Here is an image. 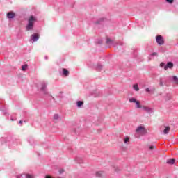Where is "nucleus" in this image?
<instances>
[{
    "instance_id": "obj_13",
    "label": "nucleus",
    "mask_w": 178,
    "mask_h": 178,
    "mask_svg": "<svg viewBox=\"0 0 178 178\" xmlns=\"http://www.w3.org/2000/svg\"><path fill=\"white\" fill-rule=\"evenodd\" d=\"M169 131H170V127H165V129L163 130V134H168Z\"/></svg>"
},
{
    "instance_id": "obj_25",
    "label": "nucleus",
    "mask_w": 178,
    "mask_h": 178,
    "mask_svg": "<svg viewBox=\"0 0 178 178\" xmlns=\"http://www.w3.org/2000/svg\"><path fill=\"white\" fill-rule=\"evenodd\" d=\"M22 70H24V71L26 70H27V65H22Z\"/></svg>"
},
{
    "instance_id": "obj_28",
    "label": "nucleus",
    "mask_w": 178,
    "mask_h": 178,
    "mask_svg": "<svg viewBox=\"0 0 178 178\" xmlns=\"http://www.w3.org/2000/svg\"><path fill=\"white\" fill-rule=\"evenodd\" d=\"M175 0H166V2H168V3H173V1Z\"/></svg>"
},
{
    "instance_id": "obj_21",
    "label": "nucleus",
    "mask_w": 178,
    "mask_h": 178,
    "mask_svg": "<svg viewBox=\"0 0 178 178\" xmlns=\"http://www.w3.org/2000/svg\"><path fill=\"white\" fill-rule=\"evenodd\" d=\"M106 44H113V41H112V40H111L109 38H107Z\"/></svg>"
},
{
    "instance_id": "obj_20",
    "label": "nucleus",
    "mask_w": 178,
    "mask_h": 178,
    "mask_svg": "<svg viewBox=\"0 0 178 178\" xmlns=\"http://www.w3.org/2000/svg\"><path fill=\"white\" fill-rule=\"evenodd\" d=\"M54 119L55 120H59V119H60L59 115L55 114V115H54Z\"/></svg>"
},
{
    "instance_id": "obj_1",
    "label": "nucleus",
    "mask_w": 178,
    "mask_h": 178,
    "mask_svg": "<svg viewBox=\"0 0 178 178\" xmlns=\"http://www.w3.org/2000/svg\"><path fill=\"white\" fill-rule=\"evenodd\" d=\"M35 17L34 16H31L28 20V24L26 26V31H30L34 29V23H35Z\"/></svg>"
},
{
    "instance_id": "obj_7",
    "label": "nucleus",
    "mask_w": 178,
    "mask_h": 178,
    "mask_svg": "<svg viewBox=\"0 0 178 178\" xmlns=\"http://www.w3.org/2000/svg\"><path fill=\"white\" fill-rule=\"evenodd\" d=\"M31 39L32 40V41H33V42H35L36 41H38V40H40V35H38V33H34L31 36Z\"/></svg>"
},
{
    "instance_id": "obj_8",
    "label": "nucleus",
    "mask_w": 178,
    "mask_h": 178,
    "mask_svg": "<svg viewBox=\"0 0 178 178\" xmlns=\"http://www.w3.org/2000/svg\"><path fill=\"white\" fill-rule=\"evenodd\" d=\"M173 67V63L172 62H168L167 65L164 67L165 70L168 69H172Z\"/></svg>"
},
{
    "instance_id": "obj_22",
    "label": "nucleus",
    "mask_w": 178,
    "mask_h": 178,
    "mask_svg": "<svg viewBox=\"0 0 178 178\" xmlns=\"http://www.w3.org/2000/svg\"><path fill=\"white\" fill-rule=\"evenodd\" d=\"M166 81H167V80L165 79V83H163V82L162 81V79H161L160 80V86H161V87H163V86H166L165 85V83H166Z\"/></svg>"
},
{
    "instance_id": "obj_3",
    "label": "nucleus",
    "mask_w": 178,
    "mask_h": 178,
    "mask_svg": "<svg viewBox=\"0 0 178 178\" xmlns=\"http://www.w3.org/2000/svg\"><path fill=\"white\" fill-rule=\"evenodd\" d=\"M129 102H131V104H136L137 109H141V108H143L141 104L140 103V101H138L134 97L130 98Z\"/></svg>"
},
{
    "instance_id": "obj_12",
    "label": "nucleus",
    "mask_w": 178,
    "mask_h": 178,
    "mask_svg": "<svg viewBox=\"0 0 178 178\" xmlns=\"http://www.w3.org/2000/svg\"><path fill=\"white\" fill-rule=\"evenodd\" d=\"M124 144H129L130 143V137L129 136H125L124 137Z\"/></svg>"
},
{
    "instance_id": "obj_10",
    "label": "nucleus",
    "mask_w": 178,
    "mask_h": 178,
    "mask_svg": "<svg viewBox=\"0 0 178 178\" xmlns=\"http://www.w3.org/2000/svg\"><path fill=\"white\" fill-rule=\"evenodd\" d=\"M104 175H105V172H104L103 171H97V172H96V177L101 178V177H102Z\"/></svg>"
},
{
    "instance_id": "obj_6",
    "label": "nucleus",
    "mask_w": 178,
    "mask_h": 178,
    "mask_svg": "<svg viewBox=\"0 0 178 178\" xmlns=\"http://www.w3.org/2000/svg\"><path fill=\"white\" fill-rule=\"evenodd\" d=\"M156 40L157 44H159V45H163L164 44V41H163V38H162V35H157L156 38Z\"/></svg>"
},
{
    "instance_id": "obj_16",
    "label": "nucleus",
    "mask_w": 178,
    "mask_h": 178,
    "mask_svg": "<svg viewBox=\"0 0 178 178\" xmlns=\"http://www.w3.org/2000/svg\"><path fill=\"white\" fill-rule=\"evenodd\" d=\"M96 70H97V72H101L102 70V65L101 64H97L96 66Z\"/></svg>"
},
{
    "instance_id": "obj_14",
    "label": "nucleus",
    "mask_w": 178,
    "mask_h": 178,
    "mask_svg": "<svg viewBox=\"0 0 178 178\" xmlns=\"http://www.w3.org/2000/svg\"><path fill=\"white\" fill-rule=\"evenodd\" d=\"M175 159H170L167 161V163H168L169 165H174L175 164Z\"/></svg>"
},
{
    "instance_id": "obj_23",
    "label": "nucleus",
    "mask_w": 178,
    "mask_h": 178,
    "mask_svg": "<svg viewBox=\"0 0 178 178\" xmlns=\"http://www.w3.org/2000/svg\"><path fill=\"white\" fill-rule=\"evenodd\" d=\"M26 178H34V175H31L30 174H26Z\"/></svg>"
},
{
    "instance_id": "obj_27",
    "label": "nucleus",
    "mask_w": 178,
    "mask_h": 178,
    "mask_svg": "<svg viewBox=\"0 0 178 178\" xmlns=\"http://www.w3.org/2000/svg\"><path fill=\"white\" fill-rule=\"evenodd\" d=\"M152 56H158V54L156 52H153L151 54Z\"/></svg>"
},
{
    "instance_id": "obj_30",
    "label": "nucleus",
    "mask_w": 178,
    "mask_h": 178,
    "mask_svg": "<svg viewBox=\"0 0 178 178\" xmlns=\"http://www.w3.org/2000/svg\"><path fill=\"white\" fill-rule=\"evenodd\" d=\"M63 172H64L63 169L60 170V171H59L60 175H62V173H63Z\"/></svg>"
},
{
    "instance_id": "obj_31",
    "label": "nucleus",
    "mask_w": 178,
    "mask_h": 178,
    "mask_svg": "<svg viewBox=\"0 0 178 178\" xmlns=\"http://www.w3.org/2000/svg\"><path fill=\"white\" fill-rule=\"evenodd\" d=\"M145 91H146V92H149L150 90H149V88H146Z\"/></svg>"
},
{
    "instance_id": "obj_15",
    "label": "nucleus",
    "mask_w": 178,
    "mask_h": 178,
    "mask_svg": "<svg viewBox=\"0 0 178 178\" xmlns=\"http://www.w3.org/2000/svg\"><path fill=\"white\" fill-rule=\"evenodd\" d=\"M63 76H69V71L65 68L63 69Z\"/></svg>"
},
{
    "instance_id": "obj_33",
    "label": "nucleus",
    "mask_w": 178,
    "mask_h": 178,
    "mask_svg": "<svg viewBox=\"0 0 178 178\" xmlns=\"http://www.w3.org/2000/svg\"><path fill=\"white\" fill-rule=\"evenodd\" d=\"M19 123H20V124H22L23 123V120H20Z\"/></svg>"
},
{
    "instance_id": "obj_4",
    "label": "nucleus",
    "mask_w": 178,
    "mask_h": 178,
    "mask_svg": "<svg viewBox=\"0 0 178 178\" xmlns=\"http://www.w3.org/2000/svg\"><path fill=\"white\" fill-rule=\"evenodd\" d=\"M136 133H138V134L142 135L145 134V133H147V130H145V128H144V127L139 126L136 129Z\"/></svg>"
},
{
    "instance_id": "obj_2",
    "label": "nucleus",
    "mask_w": 178,
    "mask_h": 178,
    "mask_svg": "<svg viewBox=\"0 0 178 178\" xmlns=\"http://www.w3.org/2000/svg\"><path fill=\"white\" fill-rule=\"evenodd\" d=\"M167 81L165 82V86H169V83H174V84H176L178 86V78L176 76H170L166 77Z\"/></svg>"
},
{
    "instance_id": "obj_29",
    "label": "nucleus",
    "mask_w": 178,
    "mask_h": 178,
    "mask_svg": "<svg viewBox=\"0 0 178 178\" xmlns=\"http://www.w3.org/2000/svg\"><path fill=\"white\" fill-rule=\"evenodd\" d=\"M102 20H104V19H100L99 21H97V24H100Z\"/></svg>"
},
{
    "instance_id": "obj_11",
    "label": "nucleus",
    "mask_w": 178,
    "mask_h": 178,
    "mask_svg": "<svg viewBox=\"0 0 178 178\" xmlns=\"http://www.w3.org/2000/svg\"><path fill=\"white\" fill-rule=\"evenodd\" d=\"M15 14L13 12H9L8 13H7V17L8 19H13V17H15Z\"/></svg>"
},
{
    "instance_id": "obj_9",
    "label": "nucleus",
    "mask_w": 178,
    "mask_h": 178,
    "mask_svg": "<svg viewBox=\"0 0 178 178\" xmlns=\"http://www.w3.org/2000/svg\"><path fill=\"white\" fill-rule=\"evenodd\" d=\"M143 109L147 112V113H152L153 111L152 108L147 107V106H142Z\"/></svg>"
},
{
    "instance_id": "obj_26",
    "label": "nucleus",
    "mask_w": 178,
    "mask_h": 178,
    "mask_svg": "<svg viewBox=\"0 0 178 178\" xmlns=\"http://www.w3.org/2000/svg\"><path fill=\"white\" fill-rule=\"evenodd\" d=\"M165 66H166V64H165V63H161L160 64V67H164V68H165Z\"/></svg>"
},
{
    "instance_id": "obj_5",
    "label": "nucleus",
    "mask_w": 178,
    "mask_h": 178,
    "mask_svg": "<svg viewBox=\"0 0 178 178\" xmlns=\"http://www.w3.org/2000/svg\"><path fill=\"white\" fill-rule=\"evenodd\" d=\"M40 90L44 94H48V91L47 90V83L45 81L42 82Z\"/></svg>"
},
{
    "instance_id": "obj_17",
    "label": "nucleus",
    "mask_w": 178,
    "mask_h": 178,
    "mask_svg": "<svg viewBox=\"0 0 178 178\" xmlns=\"http://www.w3.org/2000/svg\"><path fill=\"white\" fill-rule=\"evenodd\" d=\"M77 106L78 108H81V106H83V105H84V102H81V101H78L76 102Z\"/></svg>"
},
{
    "instance_id": "obj_32",
    "label": "nucleus",
    "mask_w": 178,
    "mask_h": 178,
    "mask_svg": "<svg viewBox=\"0 0 178 178\" xmlns=\"http://www.w3.org/2000/svg\"><path fill=\"white\" fill-rule=\"evenodd\" d=\"M169 98L168 99H170L172 98V96L170 95H168Z\"/></svg>"
},
{
    "instance_id": "obj_24",
    "label": "nucleus",
    "mask_w": 178,
    "mask_h": 178,
    "mask_svg": "<svg viewBox=\"0 0 178 178\" xmlns=\"http://www.w3.org/2000/svg\"><path fill=\"white\" fill-rule=\"evenodd\" d=\"M154 149H155V146L154 145L149 146V151H154Z\"/></svg>"
},
{
    "instance_id": "obj_19",
    "label": "nucleus",
    "mask_w": 178,
    "mask_h": 178,
    "mask_svg": "<svg viewBox=\"0 0 178 178\" xmlns=\"http://www.w3.org/2000/svg\"><path fill=\"white\" fill-rule=\"evenodd\" d=\"M133 88L134 90H135V91H139L140 88H138V84H135L133 86Z\"/></svg>"
},
{
    "instance_id": "obj_34",
    "label": "nucleus",
    "mask_w": 178,
    "mask_h": 178,
    "mask_svg": "<svg viewBox=\"0 0 178 178\" xmlns=\"http://www.w3.org/2000/svg\"><path fill=\"white\" fill-rule=\"evenodd\" d=\"M45 59H48V56H45Z\"/></svg>"
},
{
    "instance_id": "obj_18",
    "label": "nucleus",
    "mask_w": 178,
    "mask_h": 178,
    "mask_svg": "<svg viewBox=\"0 0 178 178\" xmlns=\"http://www.w3.org/2000/svg\"><path fill=\"white\" fill-rule=\"evenodd\" d=\"M75 161L77 162V163H83V159L81 157H76Z\"/></svg>"
},
{
    "instance_id": "obj_35",
    "label": "nucleus",
    "mask_w": 178,
    "mask_h": 178,
    "mask_svg": "<svg viewBox=\"0 0 178 178\" xmlns=\"http://www.w3.org/2000/svg\"><path fill=\"white\" fill-rule=\"evenodd\" d=\"M115 172H118V170L115 169Z\"/></svg>"
}]
</instances>
